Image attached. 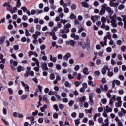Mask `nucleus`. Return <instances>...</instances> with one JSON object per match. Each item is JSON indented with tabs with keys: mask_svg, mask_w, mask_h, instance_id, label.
<instances>
[{
	"mask_svg": "<svg viewBox=\"0 0 126 126\" xmlns=\"http://www.w3.org/2000/svg\"><path fill=\"white\" fill-rule=\"evenodd\" d=\"M106 7H107L106 4H104L103 6H102L101 9L99 13L100 15H104V14H105V12H106Z\"/></svg>",
	"mask_w": 126,
	"mask_h": 126,
	"instance_id": "f257e3e1",
	"label": "nucleus"
},
{
	"mask_svg": "<svg viewBox=\"0 0 126 126\" xmlns=\"http://www.w3.org/2000/svg\"><path fill=\"white\" fill-rule=\"evenodd\" d=\"M66 45H70L71 47H74V45H75V41L73 40H70L69 41H65Z\"/></svg>",
	"mask_w": 126,
	"mask_h": 126,
	"instance_id": "f03ea898",
	"label": "nucleus"
},
{
	"mask_svg": "<svg viewBox=\"0 0 126 126\" xmlns=\"http://www.w3.org/2000/svg\"><path fill=\"white\" fill-rule=\"evenodd\" d=\"M26 69L27 71L24 74V77L27 78L28 76H29V71H31V68H30V67H27Z\"/></svg>",
	"mask_w": 126,
	"mask_h": 126,
	"instance_id": "7ed1b4c3",
	"label": "nucleus"
},
{
	"mask_svg": "<svg viewBox=\"0 0 126 126\" xmlns=\"http://www.w3.org/2000/svg\"><path fill=\"white\" fill-rule=\"evenodd\" d=\"M43 70H48L49 68H48V66H47V63H46L45 62L43 63L42 65L41 66Z\"/></svg>",
	"mask_w": 126,
	"mask_h": 126,
	"instance_id": "20e7f679",
	"label": "nucleus"
},
{
	"mask_svg": "<svg viewBox=\"0 0 126 126\" xmlns=\"http://www.w3.org/2000/svg\"><path fill=\"white\" fill-rule=\"evenodd\" d=\"M70 57H71V54H70V53H67L63 57L64 61H67V60H68V58H70Z\"/></svg>",
	"mask_w": 126,
	"mask_h": 126,
	"instance_id": "39448f33",
	"label": "nucleus"
},
{
	"mask_svg": "<svg viewBox=\"0 0 126 126\" xmlns=\"http://www.w3.org/2000/svg\"><path fill=\"white\" fill-rule=\"evenodd\" d=\"M122 17L123 18V21L124 22V28L126 29V15H122Z\"/></svg>",
	"mask_w": 126,
	"mask_h": 126,
	"instance_id": "423d86ee",
	"label": "nucleus"
},
{
	"mask_svg": "<svg viewBox=\"0 0 126 126\" xmlns=\"http://www.w3.org/2000/svg\"><path fill=\"white\" fill-rule=\"evenodd\" d=\"M61 31L60 32V33L61 34H64V33H66L67 34L69 32V29H67V30L64 29L63 30H61Z\"/></svg>",
	"mask_w": 126,
	"mask_h": 126,
	"instance_id": "0eeeda50",
	"label": "nucleus"
},
{
	"mask_svg": "<svg viewBox=\"0 0 126 126\" xmlns=\"http://www.w3.org/2000/svg\"><path fill=\"white\" fill-rule=\"evenodd\" d=\"M50 60L53 63H56V62H57V57H53V55H52V54H51L50 55Z\"/></svg>",
	"mask_w": 126,
	"mask_h": 126,
	"instance_id": "6e6552de",
	"label": "nucleus"
},
{
	"mask_svg": "<svg viewBox=\"0 0 126 126\" xmlns=\"http://www.w3.org/2000/svg\"><path fill=\"white\" fill-rule=\"evenodd\" d=\"M4 41H5V36H3L0 38V45H2Z\"/></svg>",
	"mask_w": 126,
	"mask_h": 126,
	"instance_id": "1a4fd4ad",
	"label": "nucleus"
},
{
	"mask_svg": "<svg viewBox=\"0 0 126 126\" xmlns=\"http://www.w3.org/2000/svg\"><path fill=\"white\" fill-rule=\"evenodd\" d=\"M82 6L83 7H85L86 8H88V7H89V5L85 2H82Z\"/></svg>",
	"mask_w": 126,
	"mask_h": 126,
	"instance_id": "9d476101",
	"label": "nucleus"
},
{
	"mask_svg": "<svg viewBox=\"0 0 126 126\" xmlns=\"http://www.w3.org/2000/svg\"><path fill=\"white\" fill-rule=\"evenodd\" d=\"M24 67L19 65L17 67V72H21V71H23Z\"/></svg>",
	"mask_w": 126,
	"mask_h": 126,
	"instance_id": "9b49d317",
	"label": "nucleus"
},
{
	"mask_svg": "<svg viewBox=\"0 0 126 126\" xmlns=\"http://www.w3.org/2000/svg\"><path fill=\"white\" fill-rule=\"evenodd\" d=\"M27 97H28V94H22L21 96V100H25L27 99Z\"/></svg>",
	"mask_w": 126,
	"mask_h": 126,
	"instance_id": "f8f14e48",
	"label": "nucleus"
},
{
	"mask_svg": "<svg viewBox=\"0 0 126 126\" xmlns=\"http://www.w3.org/2000/svg\"><path fill=\"white\" fill-rule=\"evenodd\" d=\"M117 18V15L115 14L113 16L110 17V19H111V21H116V19Z\"/></svg>",
	"mask_w": 126,
	"mask_h": 126,
	"instance_id": "ddd939ff",
	"label": "nucleus"
},
{
	"mask_svg": "<svg viewBox=\"0 0 126 126\" xmlns=\"http://www.w3.org/2000/svg\"><path fill=\"white\" fill-rule=\"evenodd\" d=\"M71 27V25L69 23H67L66 25L64 26V29H68V28H70Z\"/></svg>",
	"mask_w": 126,
	"mask_h": 126,
	"instance_id": "4468645a",
	"label": "nucleus"
},
{
	"mask_svg": "<svg viewBox=\"0 0 126 126\" xmlns=\"http://www.w3.org/2000/svg\"><path fill=\"white\" fill-rule=\"evenodd\" d=\"M85 99H86L85 96H83V97L79 98V102H84V101H85Z\"/></svg>",
	"mask_w": 126,
	"mask_h": 126,
	"instance_id": "2eb2a0df",
	"label": "nucleus"
},
{
	"mask_svg": "<svg viewBox=\"0 0 126 126\" xmlns=\"http://www.w3.org/2000/svg\"><path fill=\"white\" fill-rule=\"evenodd\" d=\"M110 70H111L110 69H108V72L107 73V75L109 76V77H112L113 75H114V73L113 72H110Z\"/></svg>",
	"mask_w": 126,
	"mask_h": 126,
	"instance_id": "dca6fc26",
	"label": "nucleus"
},
{
	"mask_svg": "<svg viewBox=\"0 0 126 126\" xmlns=\"http://www.w3.org/2000/svg\"><path fill=\"white\" fill-rule=\"evenodd\" d=\"M86 43L88 46L90 45V39H89V37L87 36L86 39Z\"/></svg>",
	"mask_w": 126,
	"mask_h": 126,
	"instance_id": "f3484780",
	"label": "nucleus"
},
{
	"mask_svg": "<svg viewBox=\"0 0 126 126\" xmlns=\"http://www.w3.org/2000/svg\"><path fill=\"white\" fill-rule=\"evenodd\" d=\"M31 123L32 125H33V124H35V122H34V121H35V117L34 116H32L31 120H30Z\"/></svg>",
	"mask_w": 126,
	"mask_h": 126,
	"instance_id": "a211bd4d",
	"label": "nucleus"
},
{
	"mask_svg": "<svg viewBox=\"0 0 126 126\" xmlns=\"http://www.w3.org/2000/svg\"><path fill=\"white\" fill-rule=\"evenodd\" d=\"M87 71H88V68L87 67H85L83 70V72L85 75L88 74V73H87Z\"/></svg>",
	"mask_w": 126,
	"mask_h": 126,
	"instance_id": "6ab92c4d",
	"label": "nucleus"
},
{
	"mask_svg": "<svg viewBox=\"0 0 126 126\" xmlns=\"http://www.w3.org/2000/svg\"><path fill=\"white\" fill-rule=\"evenodd\" d=\"M115 106H116V108H119V107H121V106H122V101H121V102H116Z\"/></svg>",
	"mask_w": 126,
	"mask_h": 126,
	"instance_id": "aec40b11",
	"label": "nucleus"
},
{
	"mask_svg": "<svg viewBox=\"0 0 126 126\" xmlns=\"http://www.w3.org/2000/svg\"><path fill=\"white\" fill-rule=\"evenodd\" d=\"M107 38L109 39V40H111L112 39V35H111V33L110 32H108L107 33Z\"/></svg>",
	"mask_w": 126,
	"mask_h": 126,
	"instance_id": "412c9836",
	"label": "nucleus"
},
{
	"mask_svg": "<svg viewBox=\"0 0 126 126\" xmlns=\"http://www.w3.org/2000/svg\"><path fill=\"white\" fill-rule=\"evenodd\" d=\"M25 35L27 37H29V36H31V34L29 33V32L27 29H26L25 30Z\"/></svg>",
	"mask_w": 126,
	"mask_h": 126,
	"instance_id": "4be33fe9",
	"label": "nucleus"
},
{
	"mask_svg": "<svg viewBox=\"0 0 126 126\" xmlns=\"http://www.w3.org/2000/svg\"><path fill=\"white\" fill-rule=\"evenodd\" d=\"M80 119H78L75 120V124L76 126H78L80 124Z\"/></svg>",
	"mask_w": 126,
	"mask_h": 126,
	"instance_id": "5701e85b",
	"label": "nucleus"
},
{
	"mask_svg": "<svg viewBox=\"0 0 126 126\" xmlns=\"http://www.w3.org/2000/svg\"><path fill=\"white\" fill-rule=\"evenodd\" d=\"M21 6V3L20 2V0H18L17 1L16 7H20Z\"/></svg>",
	"mask_w": 126,
	"mask_h": 126,
	"instance_id": "b1692460",
	"label": "nucleus"
},
{
	"mask_svg": "<svg viewBox=\"0 0 126 126\" xmlns=\"http://www.w3.org/2000/svg\"><path fill=\"white\" fill-rule=\"evenodd\" d=\"M59 108L60 110H63V108H64V105L63 104H59Z\"/></svg>",
	"mask_w": 126,
	"mask_h": 126,
	"instance_id": "393cba45",
	"label": "nucleus"
},
{
	"mask_svg": "<svg viewBox=\"0 0 126 126\" xmlns=\"http://www.w3.org/2000/svg\"><path fill=\"white\" fill-rule=\"evenodd\" d=\"M71 8L72 10H75V9H76V5L75 4H72L71 6Z\"/></svg>",
	"mask_w": 126,
	"mask_h": 126,
	"instance_id": "a878e982",
	"label": "nucleus"
},
{
	"mask_svg": "<svg viewBox=\"0 0 126 126\" xmlns=\"http://www.w3.org/2000/svg\"><path fill=\"white\" fill-rule=\"evenodd\" d=\"M54 93L55 94L56 98H57V99H58V100H61V96H60V95L59 94H57V92H55Z\"/></svg>",
	"mask_w": 126,
	"mask_h": 126,
	"instance_id": "bb28decb",
	"label": "nucleus"
},
{
	"mask_svg": "<svg viewBox=\"0 0 126 126\" xmlns=\"http://www.w3.org/2000/svg\"><path fill=\"white\" fill-rule=\"evenodd\" d=\"M38 122L39 124H43L44 123V119L40 118L38 119Z\"/></svg>",
	"mask_w": 126,
	"mask_h": 126,
	"instance_id": "cd10ccee",
	"label": "nucleus"
},
{
	"mask_svg": "<svg viewBox=\"0 0 126 126\" xmlns=\"http://www.w3.org/2000/svg\"><path fill=\"white\" fill-rule=\"evenodd\" d=\"M89 126H94V121L93 120H89Z\"/></svg>",
	"mask_w": 126,
	"mask_h": 126,
	"instance_id": "c85d7f7f",
	"label": "nucleus"
},
{
	"mask_svg": "<svg viewBox=\"0 0 126 126\" xmlns=\"http://www.w3.org/2000/svg\"><path fill=\"white\" fill-rule=\"evenodd\" d=\"M100 45H101L102 47H104V46H107V41H101L100 42Z\"/></svg>",
	"mask_w": 126,
	"mask_h": 126,
	"instance_id": "c756f323",
	"label": "nucleus"
},
{
	"mask_svg": "<svg viewBox=\"0 0 126 126\" xmlns=\"http://www.w3.org/2000/svg\"><path fill=\"white\" fill-rule=\"evenodd\" d=\"M53 108L56 111V112H58V111H59V107H58V105L57 104H55L54 105H53Z\"/></svg>",
	"mask_w": 126,
	"mask_h": 126,
	"instance_id": "7c9ffc66",
	"label": "nucleus"
},
{
	"mask_svg": "<svg viewBox=\"0 0 126 126\" xmlns=\"http://www.w3.org/2000/svg\"><path fill=\"white\" fill-rule=\"evenodd\" d=\"M125 8V5L121 4L118 7V9L119 10H122V9H124Z\"/></svg>",
	"mask_w": 126,
	"mask_h": 126,
	"instance_id": "2f4dec72",
	"label": "nucleus"
},
{
	"mask_svg": "<svg viewBox=\"0 0 126 126\" xmlns=\"http://www.w3.org/2000/svg\"><path fill=\"white\" fill-rule=\"evenodd\" d=\"M7 11H10L11 13V11L12 10V6H11L10 5L8 6L7 8Z\"/></svg>",
	"mask_w": 126,
	"mask_h": 126,
	"instance_id": "473e14b6",
	"label": "nucleus"
},
{
	"mask_svg": "<svg viewBox=\"0 0 126 126\" xmlns=\"http://www.w3.org/2000/svg\"><path fill=\"white\" fill-rule=\"evenodd\" d=\"M50 79H51V80H54V79H55V74H50Z\"/></svg>",
	"mask_w": 126,
	"mask_h": 126,
	"instance_id": "72a5a7b5",
	"label": "nucleus"
},
{
	"mask_svg": "<svg viewBox=\"0 0 126 126\" xmlns=\"http://www.w3.org/2000/svg\"><path fill=\"white\" fill-rule=\"evenodd\" d=\"M113 81L117 85H120V84H121V82L118 80H114Z\"/></svg>",
	"mask_w": 126,
	"mask_h": 126,
	"instance_id": "f704fd0d",
	"label": "nucleus"
},
{
	"mask_svg": "<svg viewBox=\"0 0 126 126\" xmlns=\"http://www.w3.org/2000/svg\"><path fill=\"white\" fill-rule=\"evenodd\" d=\"M80 68V67L79 66V65H77L75 66V68H74V70L75 71H78V70H79V69Z\"/></svg>",
	"mask_w": 126,
	"mask_h": 126,
	"instance_id": "c9c22d12",
	"label": "nucleus"
},
{
	"mask_svg": "<svg viewBox=\"0 0 126 126\" xmlns=\"http://www.w3.org/2000/svg\"><path fill=\"white\" fill-rule=\"evenodd\" d=\"M13 48L15 50V51H17L19 50V46L17 45H14Z\"/></svg>",
	"mask_w": 126,
	"mask_h": 126,
	"instance_id": "e433bc0d",
	"label": "nucleus"
},
{
	"mask_svg": "<svg viewBox=\"0 0 126 126\" xmlns=\"http://www.w3.org/2000/svg\"><path fill=\"white\" fill-rule=\"evenodd\" d=\"M17 10V8L16 7H14L13 8V11L12 10V11L11 12V13L13 14L15 12H16V11Z\"/></svg>",
	"mask_w": 126,
	"mask_h": 126,
	"instance_id": "4c0bfd02",
	"label": "nucleus"
},
{
	"mask_svg": "<svg viewBox=\"0 0 126 126\" xmlns=\"http://www.w3.org/2000/svg\"><path fill=\"white\" fill-rule=\"evenodd\" d=\"M92 24V22H91V21H90V20L87 21V22H86L87 26H91Z\"/></svg>",
	"mask_w": 126,
	"mask_h": 126,
	"instance_id": "58836bf2",
	"label": "nucleus"
},
{
	"mask_svg": "<svg viewBox=\"0 0 126 126\" xmlns=\"http://www.w3.org/2000/svg\"><path fill=\"white\" fill-rule=\"evenodd\" d=\"M101 102L102 103V104H107V99L106 98H103L101 99Z\"/></svg>",
	"mask_w": 126,
	"mask_h": 126,
	"instance_id": "ea45409f",
	"label": "nucleus"
},
{
	"mask_svg": "<svg viewBox=\"0 0 126 126\" xmlns=\"http://www.w3.org/2000/svg\"><path fill=\"white\" fill-rule=\"evenodd\" d=\"M103 121L104 120H103V118L102 117H99L98 119V123H99V124H102V123H103Z\"/></svg>",
	"mask_w": 126,
	"mask_h": 126,
	"instance_id": "a19ab883",
	"label": "nucleus"
},
{
	"mask_svg": "<svg viewBox=\"0 0 126 126\" xmlns=\"http://www.w3.org/2000/svg\"><path fill=\"white\" fill-rule=\"evenodd\" d=\"M101 21L103 23H105V22H106L107 21V18H106L105 17H102Z\"/></svg>",
	"mask_w": 126,
	"mask_h": 126,
	"instance_id": "79ce46f5",
	"label": "nucleus"
},
{
	"mask_svg": "<svg viewBox=\"0 0 126 126\" xmlns=\"http://www.w3.org/2000/svg\"><path fill=\"white\" fill-rule=\"evenodd\" d=\"M30 49H31V51H33V50H35V47L34 46V45H33V44H31L30 45Z\"/></svg>",
	"mask_w": 126,
	"mask_h": 126,
	"instance_id": "37998d69",
	"label": "nucleus"
},
{
	"mask_svg": "<svg viewBox=\"0 0 126 126\" xmlns=\"http://www.w3.org/2000/svg\"><path fill=\"white\" fill-rule=\"evenodd\" d=\"M106 10L107 12H109V13H111V11H112V9H111V7H106Z\"/></svg>",
	"mask_w": 126,
	"mask_h": 126,
	"instance_id": "c03bdc74",
	"label": "nucleus"
},
{
	"mask_svg": "<svg viewBox=\"0 0 126 126\" xmlns=\"http://www.w3.org/2000/svg\"><path fill=\"white\" fill-rule=\"evenodd\" d=\"M89 100L91 102V105H94V103L93 102V99H92V97L89 96Z\"/></svg>",
	"mask_w": 126,
	"mask_h": 126,
	"instance_id": "a18cd8bd",
	"label": "nucleus"
},
{
	"mask_svg": "<svg viewBox=\"0 0 126 126\" xmlns=\"http://www.w3.org/2000/svg\"><path fill=\"white\" fill-rule=\"evenodd\" d=\"M73 104H74V101H73V100H70L69 103H68V105L69 106H70V107H71L72 106H73Z\"/></svg>",
	"mask_w": 126,
	"mask_h": 126,
	"instance_id": "49530a36",
	"label": "nucleus"
},
{
	"mask_svg": "<svg viewBox=\"0 0 126 126\" xmlns=\"http://www.w3.org/2000/svg\"><path fill=\"white\" fill-rule=\"evenodd\" d=\"M38 113H39V111L38 110H35V112H32V116L35 117V116H37L38 115Z\"/></svg>",
	"mask_w": 126,
	"mask_h": 126,
	"instance_id": "de8ad7c7",
	"label": "nucleus"
},
{
	"mask_svg": "<svg viewBox=\"0 0 126 126\" xmlns=\"http://www.w3.org/2000/svg\"><path fill=\"white\" fill-rule=\"evenodd\" d=\"M53 118L54 119H58V118H59V115L58 114V113H54Z\"/></svg>",
	"mask_w": 126,
	"mask_h": 126,
	"instance_id": "09e8293b",
	"label": "nucleus"
},
{
	"mask_svg": "<svg viewBox=\"0 0 126 126\" xmlns=\"http://www.w3.org/2000/svg\"><path fill=\"white\" fill-rule=\"evenodd\" d=\"M10 5V4H9V3L5 2L4 4L2 5V6H3L4 7H8V6H9Z\"/></svg>",
	"mask_w": 126,
	"mask_h": 126,
	"instance_id": "8fccbe9b",
	"label": "nucleus"
},
{
	"mask_svg": "<svg viewBox=\"0 0 126 126\" xmlns=\"http://www.w3.org/2000/svg\"><path fill=\"white\" fill-rule=\"evenodd\" d=\"M58 44H63V40L62 38H59L58 41Z\"/></svg>",
	"mask_w": 126,
	"mask_h": 126,
	"instance_id": "3c124183",
	"label": "nucleus"
},
{
	"mask_svg": "<svg viewBox=\"0 0 126 126\" xmlns=\"http://www.w3.org/2000/svg\"><path fill=\"white\" fill-rule=\"evenodd\" d=\"M121 50L122 52H125V51H126V46L123 45V46H122L121 48Z\"/></svg>",
	"mask_w": 126,
	"mask_h": 126,
	"instance_id": "603ef678",
	"label": "nucleus"
},
{
	"mask_svg": "<svg viewBox=\"0 0 126 126\" xmlns=\"http://www.w3.org/2000/svg\"><path fill=\"white\" fill-rule=\"evenodd\" d=\"M36 29L37 31L41 30V25L38 24L36 26Z\"/></svg>",
	"mask_w": 126,
	"mask_h": 126,
	"instance_id": "864d4df0",
	"label": "nucleus"
},
{
	"mask_svg": "<svg viewBox=\"0 0 126 126\" xmlns=\"http://www.w3.org/2000/svg\"><path fill=\"white\" fill-rule=\"evenodd\" d=\"M8 92H9V94H10L11 95L13 94V90H12V89L9 88Z\"/></svg>",
	"mask_w": 126,
	"mask_h": 126,
	"instance_id": "5fc2aeb1",
	"label": "nucleus"
},
{
	"mask_svg": "<svg viewBox=\"0 0 126 126\" xmlns=\"http://www.w3.org/2000/svg\"><path fill=\"white\" fill-rule=\"evenodd\" d=\"M63 39H67V34H63L62 35H61Z\"/></svg>",
	"mask_w": 126,
	"mask_h": 126,
	"instance_id": "6e6d98bb",
	"label": "nucleus"
},
{
	"mask_svg": "<svg viewBox=\"0 0 126 126\" xmlns=\"http://www.w3.org/2000/svg\"><path fill=\"white\" fill-rule=\"evenodd\" d=\"M117 45H118V46H121L122 45V40H118L116 41Z\"/></svg>",
	"mask_w": 126,
	"mask_h": 126,
	"instance_id": "4d7b16f0",
	"label": "nucleus"
},
{
	"mask_svg": "<svg viewBox=\"0 0 126 126\" xmlns=\"http://www.w3.org/2000/svg\"><path fill=\"white\" fill-rule=\"evenodd\" d=\"M21 9L23 10V12H26L27 11V8H26V7H22L21 8Z\"/></svg>",
	"mask_w": 126,
	"mask_h": 126,
	"instance_id": "13d9d810",
	"label": "nucleus"
},
{
	"mask_svg": "<svg viewBox=\"0 0 126 126\" xmlns=\"http://www.w3.org/2000/svg\"><path fill=\"white\" fill-rule=\"evenodd\" d=\"M74 84H75L76 87H78V86H79V85H80V83H79V82H78V81H76L74 82Z\"/></svg>",
	"mask_w": 126,
	"mask_h": 126,
	"instance_id": "bf43d9fd",
	"label": "nucleus"
},
{
	"mask_svg": "<svg viewBox=\"0 0 126 126\" xmlns=\"http://www.w3.org/2000/svg\"><path fill=\"white\" fill-rule=\"evenodd\" d=\"M29 75H31V76H34V71H31L29 72Z\"/></svg>",
	"mask_w": 126,
	"mask_h": 126,
	"instance_id": "052dcab7",
	"label": "nucleus"
},
{
	"mask_svg": "<svg viewBox=\"0 0 126 126\" xmlns=\"http://www.w3.org/2000/svg\"><path fill=\"white\" fill-rule=\"evenodd\" d=\"M34 27H32L30 30H29V32H30V33H34Z\"/></svg>",
	"mask_w": 126,
	"mask_h": 126,
	"instance_id": "680f3d73",
	"label": "nucleus"
},
{
	"mask_svg": "<svg viewBox=\"0 0 126 126\" xmlns=\"http://www.w3.org/2000/svg\"><path fill=\"white\" fill-rule=\"evenodd\" d=\"M70 19H74L75 18V15L74 14H71L70 16Z\"/></svg>",
	"mask_w": 126,
	"mask_h": 126,
	"instance_id": "e2e57ef3",
	"label": "nucleus"
},
{
	"mask_svg": "<svg viewBox=\"0 0 126 126\" xmlns=\"http://www.w3.org/2000/svg\"><path fill=\"white\" fill-rule=\"evenodd\" d=\"M13 28V26L12 24H9L8 26V29H9V30H11V29H12Z\"/></svg>",
	"mask_w": 126,
	"mask_h": 126,
	"instance_id": "0e129e2a",
	"label": "nucleus"
},
{
	"mask_svg": "<svg viewBox=\"0 0 126 126\" xmlns=\"http://www.w3.org/2000/svg\"><path fill=\"white\" fill-rule=\"evenodd\" d=\"M111 23H112V24H113V27H117V25L116 24V21H111Z\"/></svg>",
	"mask_w": 126,
	"mask_h": 126,
	"instance_id": "69168bd1",
	"label": "nucleus"
},
{
	"mask_svg": "<svg viewBox=\"0 0 126 126\" xmlns=\"http://www.w3.org/2000/svg\"><path fill=\"white\" fill-rule=\"evenodd\" d=\"M82 86L83 88H85V89H86V88H87V83H83L82 84Z\"/></svg>",
	"mask_w": 126,
	"mask_h": 126,
	"instance_id": "338daca9",
	"label": "nucleus"
},
{
	"mask_svg": "<svg viewBox=\"0 0 126 126\" xmlns=\"http://www.w3.org/2000/svg\"><path fill=\"white\" fill-rule=\"evenodd\" d=\"M25 87V91H29V86L27 85Z\"/></svg>",
	"mask_w": 126,
	"mask_h": 126,
	"instance_id": "774afa93",
	"label": "nucleus"
}]
</instances>
